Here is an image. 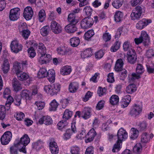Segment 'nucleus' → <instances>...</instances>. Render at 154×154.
I'll return each mask as SVG.
<instances>
[{
	"mask_svg": "<svg viewBox=\"0 0 154 154\" xmlns=\"http://www.w3.org/2000/svg\"><path fill=\"white\" fill-rule=\"evenodd\" d=\"M15 141L18 144L20 145L21 147L20 149V152L26 153V146L30 142V139L28 135L26 134H24L21 137L20 140L18 139L16 140Z\"/></svg>",
	"mask_w": 154,
	"mask_h": 154,
	"instance_id": "obj_1",
	"label": "nucleus"
},
{
	"mask_svg": "<svg viewBox=\"0 0 154 154\" xmlns=\"http://www.w3.org/2000/svg\"><path fill=\"white\" fill-rule=\"evenodd\" d=\"M144 12V8L139 6H137L133 10L131 14V19L133 20H139Z\"/></svg>",
	"mask_w": 154,
	"mask_h": 154,
	"instance_id": "obj_2",
	"label": "nucleus"
},
{
	"mask_svg": "<svg viewBox=\"0 0 154 154\" xmlns=\"http://www.w3.org/2000/svg\"><path fill=\"white\" fill-rule=\"evenodd\" d=\"M10 47L11 51L13 52L16 53L21 51L23 47L22 45L19 43L17 40H14L12 41Z\"/></svg>",
	"mask_w": 154,
	"mask_h": 154,
	"instance_id": "obj_3",
	"label": "nucleus"
},
{
	"mask_svg": "<svg viewBox=\"0 0 154 154\" xmlns=\"http://www.w3.org/2000/svg\"><path fill=\"white\" fill-rule=\"evenodd\" d=\"M152 22V20L150 19L143 18L138 22L136 27L137 29L142 30Z\"/></svg>",
	"mask_w": 154,
	"mask_h": 154,
	"instance_id": "obj_4",
	"label": "nucleus"
},
{
	"mask_svg": "<svg viewBox=\"0 0 154 154\" xmlns=\"http://www.w3.org/2000/svg\"><path fill=\"white\" fill-rule=\"evenodd\" d=\"M20 10L18 8L11 9L10 11L9 18L12 21H16L19 17Z\"/></svg>",
	"mask_w": 154,
	"mask_h": 154,
	"instance_id": "obj_5",
	"label": "nucleus"
},
{
	"mask_svg": "<svg viewBox=\"0 0 154 154\" xmlns=\"http://www.w3.org/2000/svg\"><path fill=\"white\" fill-rule=\"evenodd\" d=\"M12 137L11 133L9 131L5 132L1 138V141L3 145L8 144L11 140Z\"/></svg>",
	"mask_w": 154,
	"mask_h": 154,
	"instance_id": "obj_6",
	"label": "nucleus"
},
{
	"mask_svg": "<svg viewBox=\"0 0 154 154\" xmlns=\"http://www.w3.org/2000/svg\"><path fill=\"white\" fill-rule=\"evenodd\" d=\"M118 142L122 141L125 140L128 137V133L125 129L122 128L118 131L117 134Z\"/></svg>",
	"mask_w": 154,
	"mask_h": 154,
	"instance_id": "obj_7",
	"label": "nucleus"
},
{
	"mask_svg": "<svg viewBox=\"0 0 154 154\" xmlns=\"http://www.w3.org/2000/svg\"><path fill=\"white\" fill-rule=\"evenodd\" d=\"M142 110V106L140 104H135L130 112V114L132 116L136 117L139 115Z\"/></svg>",
	"mask_w": 154,
	"mask_h": 154,
	"instance_id": "obj_8",
	"label": "nucleus"
},
{
	"mask_svg": "<svg viewBox=\"0 0 154 154\" xmlns=\"http://www.w3.org/2000/svg\"><path fill=\"white\" fill-rule=\"evenodd\" d=\"M97 134V133L94 129L92 128L86 135L85 139V143H88L92 141Z\"/></svg>",
	"mask_w": 154,
	"mask_h": 154,
	"instance_id": "obj_9",
	"label": "nucleus"
},
{
	"mask_svg": "<svg viewBox=\"0 0 154 154\" xmlns=\"http://www.w3.org/2000/svg\"><path fill=\"white\" fill-rule=\"evenodd\" d=\"M33 12L32 8L30 6H27L24 10L23 16L26 20H29L32 17Z\"/></svg>",
	"mask_w": 154,
	"mask_h": 154,
	"instance_id": "obj_10",
	"label": "nucleus"
},
{
	"mask_svg": "<svg viewBox=\"0 0 154 154\" xmlns=\"http://www.w3.org/2000/svg\"><path fill=\"white\" fill-rule=\"evenodd\" d=\"M93 23V21L92 19L86 18L81 21V26L83 29H87L91 27Z\"/></svg>",
	"mask_w": 154,
	"mask_h": 154,
	"instance_id": "obj_11",
	"label": "nucleus"
},
{
	"mask_svg": "<svg viewBox=\"0 0 154 154\" xmlns=\"http://www.w3.org/2000/svg\"><path fill=\"white\" fill-rule=\"evenodd\" d=\"M50 27L53 32L55 33L58 34L62 31V27L55 21H52L51 22Z\"/></svg>",
	"mask_w": 154,
	"mask_h": 154,
	"instance_id": "obj_12",
	"label": "nucleus"
},
{
	"mask_svg": "<svg viewBox=\"0 0 154 154\" xmlns=\"http://www.w3.org/2000/svg\"><path fill=\"white\" fill-rule=\"evenodd\" d=\"M34 46L36 47L38 54H46V48L43 43H39L38 44L35 43L34 44Z\"/></svg>",
	"mask_w": 154,
	"mask_h": 154,
	"instance_id": "obj_13",
	"label": "nucleus"
},
{
	"mask_svg": "<svg viewBox=\"0 0 154 154\" xmlns=\"http://www.w3.org/2000/svg\"><path fill=\"white\" fill-rule=\"evenodd\" d=\"M92 112V109L89 107H86L84 108L82 113V116L85 119H87L90 117Z\"/></svg>",
	"mask_w": 154,
	"mask_h": 154,
	"instance_id": "obj_14",
	"label": "nucleus"
},
{
	"mask_svg": "<svg viewBox=\"0 0 154 154\" xmlns=\"http://www.w3.org/2000/svg\"><path fill=\"white\" fill-rule=\"evenodd\" d=\"M72 70L71 66L66 65L62 66L60 70V73L61 75L64 76L69 75Z\"/></svg>",
	"mask_w": 154,
	"mask_h": 154,
	"instance_id": "obj_15",
	"label": "nucleus"
},
{
	"mask_svg": "<svg viewBox=\"0 0 154 154\" xmlns=\"http://www.w3.org/2000/svg\"><path fill=\"white\" fill-rule=\"evenodd\" d=\"M39 123L40 124L43 123L45 125H49L53 122L52 119L49 116H44L40 118L38 121Z\"/></svg>",
	"mask_w": 154,
	"mask_h": 154,
	"instance_id": "obj_16",
	"label": "nucleus"
},
{
	"mask_svg": "<svg viewBox=\"0 0 154 154\" xmlns=\"http://www.w3.org/2000/svg\"><path fill=\"white\" fill-rule=\"evenodd\" d=\"M76 24L72 23H69L64 28L65 31L68 33H74L77 30V29L75 26Z\"/></svg>",
	"mask_w": 154,
	"mask_h": 154,
	"instance_id": "obj_17",
	"label": "nucleus"
},
{
	"mask_svg": "<svg viewBox=\"0 0 154 154\" xmlns=\"http://www.w3.org/2000/svg\"><path fill=\"white\" fill-rule=\"evenodd\" d=\"M21 148L20 145L18 144L15 141L13 145L10 148V154H18V150L20 151V149Z\"/></svg>",
	"mask_w": 154,
	"mask_h": 154,
	"instance_id": "obj_18",
	"label": "nucleus"
},
{
	"mask_svg": "<svg viewBox=\"0 0 154 154\" xmlns=\"http://www.w3.org/2000/svg\"><path fill=\"white\" fill-rule=\"evenodd\" d=\"M143 41V43L145 45H148L149 43V37L146 32L144 30L141 32L140 36Z\"/></svg>",
	"mask_w": 154,
	"mask_h": 154,
	"instance_id": "obj_19",
	"label": "nucleus"
},
{
	"mask_svg": "<svg viewBox=\"0 0 154 154\" xmlns=\"http://www.w3.org/2000/svg\"><path fill=\"white\" fill-rule=\"evenodd\" d=\"M12 86L14 90L16 91L20 90L22 88L21 83L16 79H14L13 80Z\"/></svg>",
	"mask_w": 154,
	"mask_h": 154,
	"instance_id": "obj_20",
	"label": "nucleus"
},
{
	"mask_svg": "<svg viewBox=\"0 0 154 154\" xmlns=\"http://www.w3.org/2000/svg\"><path fill=\"white\" fill-rule=\"evenodd\" d=\"M20 95L23 99L26 100H30L32 98L30 92L27 90H23L21 92Z\"/></svg>",
	"mask_w": 154,
	"mask_h": 154,
	"instance_id": "obj_21",
	"label": "nucleus"
},
{
	"mask_svg": "<svg viewBox=\"0 0 154 154\" xmlns=\"http://www.w3.org/2000/svg\"><path fill=\"white\" fill-rule=\"evenodd\" d=\"M47 77L48 79L51 82H54L55 80V70L51 69L47 72Z\"/></svg>",
	"mask_w": 154,
	"mask_h": 154,
	"instance_id": "obj_22",
	"label": "nucleus"
},
{
	"mask_svg": "<svg viewBox=\"0 0 154 154\" xmlns=\"http://www.w3.org/2000/svg\"><path fill=\"white\" fill-rule=\"evenodd\" d=\"M2 69L5 74L7 73L10 69V64L7 59H5L2 66Z\"/></svg>",
	"mask_w": 154,
	"mask_h": 154,
	"instance_id": "obj_23",
	"label": "nucleus"
},
{
	"mask_svg": "<svg viewBox=\"0 0 154 154\" xmlns=\"http://www.w3.org/2000/svg\"><path fill=\"white\" fill-rule=\"evenodd\" d=\"M50 149L53 154H57L58 153L59 148L57 143L55 142H51L50 143Z\"/></svg>",
	"mask_w": 154,
	"mask_h": 154,
	"instance_id": "obj_24",
	"label": "nucleus"
},
{
	"mask_svg": "<svg viewBox=\"0 0 154 154\" xmlns=\"http://www.w3.org/2000/svg\"><path fill=\"white\" fill-rule=\"evenodd\" d=\"M130 95H128L124 96L122 99V106L123 108L127 107L131 101Z\"/></svg>",
	"mask_w": 154,
	"mask_h": 154,
	"instance_id": "obj_25",
	"label": "nucleus"
},
{
	"mask_svg": "<svg viewBox=\"0 0 154 154\" xmlns=\"http://www.w3.org/2000/svg\"><path fill=\"white\" fill-rule=\"evenodd\" d=\"M79 88V84L77 82H73L69 85V90L71 93H75L76 91Z\"/></svg>",
	"mask_w": 154,
	"mask_h": 154,
	"instance_id": "obj_26",
	"label": "nucleus"
},
{
	"mask_svg": "<svg viewBox=\"0 0 154 154\" xmlns=\"http://www.w3.org/2000/svg\"><path fill=\"white\" fill-rule=\"evenodd\" d=\"M123 13L120 11H116L114 14V19L116 22H119L123 19Z\"/></svg>",
	"mask_w": 154,
	"mask_h": 154,
	"instance_id": "obj_27",
	"label": "nucleus"
},
{
	"mask_svg": "<svg viewBox=\"0 0 154 154\" xmlns=\"http://www.w3.org/2000/svg\"><path fill=\"white\" fill-rule=\"evenodd\" d=\"M58 54L60 55H63L67 54L70 51V49L68 48L65 47H59L57 50Z\"/></svg>",
	"mask_w": 154,
	"mask_h": 154,
	"instance_id": "obj_28",
	"label": "nucleus"
},
{
	"mask_svg": "<svg viewBox=\"0 0 154 154\" xmlns=\"http://www.w3.org/2000/svg\"><path fill=\"white\" fill-rule=\"evenodd\" d=\"M13 69L17 74V72H19L23 69V65L21 63L15 62L14 63Z\"/></svg>",
	"mask_w": 154,
	"mask_h": 154,
	"instance_id": "obj_29",
	"label": "nucleus"
},
{
	"mask_svg": "<svg viewBox=\"0 0 154 154\" xmlns=\"http://www.w3.org/2000/svg\"><path fill=\"white\" fill-rule=\"evenodd\" d=\"M17 75L18 79L21 81H23L28 79L29 76L27 73L22 71L17 73Z\"/></svg>",
	"mask_w": 154,
	"mask_h": 154,
	"instance_id": "obj_30",
	"label": "nucleus"
},
{
	"mask_svg": "<svg viewBox=\"0 0 154 154\" xmlns=\"http://www.w3.org/2000/svg\"><path fill=\"white\" fill-rule=\"evenodd\" d=\"M123 64V60L122 59L117 60L115 67V70L116 71H121L122 69Z\"/></svg>",
	"mask_w": 154,
	"mask_h": 154,
	"instance_id": "obj_31",
	"label": "nucleus"
},
{
	"mask_svg": "<svg viewBox=\"0 0 154 154\" xmlns=\"http://www.w3.org/2000/svg\"><path fill=\"white\" fill-rule=\"evenodd\" d=\"M140 74L135 73H133L129 75L128 77V81L130 83L133 82L136 79H138L140 78Z\"/></svg>",
	"mask_w": 154,
	"mask_h": 154,
	"instance_id": "obj_32",
	"label": "nucleus"
},
{
	"mask_svg": "<svg viewBox=\"0 0 154 154\" xmlns=\"http://www.w3.org/2000/svg\"><path fill=\"white\" fill-rule=\"evenodd\" d=\"M130 137L132 139L137 138L139 134V131L136 128H132L130 131Z\"/></svg>",
	"mask_w": 154,
	"mask_h": 154,
	"instance_id": "obj_33",
	"label": "nucleus"
},
{
	"mask_svg": "<svg viewBox=\"0 0 154 154\" xmlns=\"http://www.w3.org/2000/svg\"><path fill=\"white\" fill-rule=\"evenodd\" d=\"M59 103L55 100H53L50 103L49 110L50 111L56 110L59 106Z\"/></svg>",
	"mask_w": 154,
	"mask_h": 154,
	"instance_id": "obj_34",
	"label": "nucleus"
},
{
	"mask_svg": "<svg viewBox=\"0 0 154 154\" xmlns=\"http://www.w3.org/2000/svg\"><path fill=\"white\" fill-rule=\"evenodd\" d=\"M137 90V87L135 85L132 84L128 85L126 88V92L128 94H131Z\"/></svg>",
	"mask_w": 154,
	"mask_h": 154,
	"instance_id": "obj_35",
	"label": "nucleus"
},
{
	"mask_svg": "<svg viewBox=\"0 0 154 154\" xmlns=\"http://www.w3.org/2000/svg\"><path fill=\"white\" fill-rule=\"evenodd\" d=\"M46 17V15L45 10L42 9L39 11L38 15V19L40 22L45 21Z\"/></svg>",
	"mask_w": 154,
	"mask_h": 154,
	"instance_id": "obj_36",
	"label": "nucleus"
},
{
	"mask_svg": "<svg viewBox=\"0 0 154 154\" xmlns=\"http://www.w3.org/2000/svg\"><path fill=\"white\" fill-rule=\"evenodd\" d=\"M54 95H56L60 92L61 88V85L58 83L52 84Z\"/></svg>",
	"mask_w": 154,
	"mask_h": 154,
	"instance_id": "obj_37",
	"label": "nucleus"
},
{
	"mask_svg": "<svg viewBox=\"0 0 154 154\" xmlns=\"http://www.w3.org/2000/svg\"><path fill=\"white\" fill-rule=\"evenodd\" d=\"M67 19L70 23L76 24L78 22V20L75 18V15L72 13L69 14Z\"/></svg>",
	"mask_w": 154,
	"mask_h": 154,
	"instance_id": "obj_38",
	"label": "nucleus"
},
{
	"mask_svg": "<svg viewBox=\"0 0 154 154\" xmlns=\"http://www.w3.org/2000/svg\"><path fill=\"white\" fill-rule=\"evenodd\" d=\"M92 54V51L90 48H88L81 53V57L83 58H86L91 56Z\"/></svg>",
	"mask_w": 154,
	"mask_h": 154,
	"instance_id": "obj_39",
	"label": "nucleus"
},
{
	"mask_svg": "<svg viewBox=\"0 0 154 154\" xmlns=\"http://www.w3.org/2000/svg\"><path fill=\"white\" fill-rule=\"evenodd\" d=\"M123 3V0H114L112 3V5L115 8L118 9L122 6Z\"/></svg>",
	"mask_w": 154,
	"mask_h": 154,
	"instance_id": "obj_40",
	"label": "nucleus"
},
{
	"mask_svg": "<svg viewBox=\"0 0 154 154\" xmlns=\"http://www.w3.org/2000/svg\"><path fill=\"white\" fill-rule=\"evenodd\" d=\"M47 71L45 68H42L40 69L38 73V77L39 78H45L47 76Z\"/></svg>",
	"mask_w": 154,
	"mask_h": 154,
	"instance_id": "obj_41",
	"label": "nucleus"
},
{
	"mask_svg": "<svg viewBox=\"0 0 154 154\" xmlns=\"http://www.w3.org/2000/svg\"><path fill=\"white\" fill-rule=\"evenodd\" d=\"M44 89L45 91L48 94L51 96L54 95L52 85H45Z\"/></svg>",
	"mask_w": 154,
	"mask_h": 154,
	"instance_id": "obj_42",
	"label": "nucleus"
},
{
	"mask_svg": "<svg viewBox=\"0 0 154 154\" xmlns=\"http://www.w3.org/2000/svg\"><path fill=\"white\" fill-rule=\"evenodd\" d=\"M119 101V97L116 95H112L110 98L109 101L110 103L112 105H116Z\"/></svg>",
	"mask_w": 154,
	"mask_h": 154,
	"instance_id": "obj_43",
	"label": "nucleus"
},
{
	"mask_svg": "<svg viewBox=\"0 0 154 154\" xmlns=\"http://www.w3.org/2000/svg\"><path fill=\"white\" fill-rule=\"evenodd\" d=\"M6 110L5 106L0 105V120H3L6 115Z\"/></svg>",
	"mask_w": 154,
	"mask_h": 154,
	"instance_id": "obj_44",
	"label": "nucleus"
},
{
	"mask_svg": "<svg viewBox=\"0 0 154 154\" xmlns=\"http://www.w3.org/2000/svg\"><path fill=\"white\" fill-rule=\"evenodd\" d=\"M70 41L71 45L73 47L77 46L80 43V39L77 37L72 38Z\"/></svg>",
	"mask_w": 154,
	"mask_h": 154,
	"instance_id": "obj_45",
	"label": "nucleus"
},
{
	"mask_svg": "<svg viewBox=\"0 0 154 154\" xmlns=\"http://www.w3.org/2000/svg\"><path fill=\"white\" fill-rule=\"evenodd\" d=\"M83 11L85 15L89 17L91 16L93 10L90 6H86L84 8Z\"/></svg>",
	"mask_w": 154,
	"mask_h": 154,
	"instance_id": "obj_46",
	"label": "nucleus"
},
{
	"mask_svg": "<svg viewBox=\"0 0 154 154\" xmlns=\"http://www.w3.org/2000/svg\"><path fill=\"white\" fill-rule=\"evenodd\" d=\"M122 142H118L117 140L116 143L114 144L112 149L113 152H118L120 150L122 147Z\"/></svg>",
	"mask_w": 154,
	"mask_h": 154,
	"instance_id": "obj_47",
	"label": "nucleus"
},
{
	"mask_svg": "<svg viewBox=\"0 0 154 154\" xmlns=\"http://www.w3.org/2000/svg\"><path fill=\"white\" fill-rule=\"evenodd\" d=\"M48 26H46L42 28L40 30V33L43 36H46L48 34Z\"/></svg>",
	"mask_w": 154,
	"mask_h": 154,
	"instance_id": "obj_48",
	"label": "nucleus"
},
{
	"mask_svg": "<svg viewBox=\"0 0 154 154\" xmlns=\"http://www.w3.org/2000/svg\"><path fill=\"white\" fill-rule=\"evenodd\" d=\"M72 114V111H69L68 109H66L64 112L63 118L65 120H68L71 117Z\"/></svg>",
	"mask_w": 154,
	"mask_h": 154,
	"instance_id": "obj_49",
	"label": "nucleus"
},
{
	"mask_svg": "<svg viewBox=\"0 0 154 154\" xmlns=\"http://www.w3.org/2000/svg\"><path fill=\"white\" fill-rule=\"evenodd\" d=\"M142 150V147L140 143H137L133 148L134 152L137 154H139Z\"/></svg>",
	"mask_w": 154,
	"mask_h": 154,
	"instance_id": "obj_50",
	"label": "nucleus"
},
{
	"mask_svg": "<svg viewBox=\"0 0 154 154\" xmlns=\"http://www.w3.org/2000/svg\"><path fill=\"white\" fill-rule=\"evenodd\" d=\"M136 70L137 73L141 75L144 73L145 69L141 64H139L137 65L136 67Z\"/></svg>",
	"mask_w": 154,
	"mask_h": 154,
	"instance_id": "obj_51",
	"label": "nucleus"
},
{
	"mask_svg": "<svg viewBox=\"0 0 154 154\" xmlns=\"http://www.w3.org/2000/svg\"><path fill=\"white\" fill-rule=\"evenodd\" d=\"M86 131L85 130H82L80 132H79L76 136V138L78 139L82 140L85 137V138Z\"/></svg>",
	"mask_w": 154,
	"mask_h": 154,
	"instance_id": "obj_52",
	"label": "nucleus"
},
{
	"mask_svg": "<svg viewBox=\"0 0 154 154\" xmlns=\"http://www.w3.org/2000/svg\"><path fill=\"white\" fill-rule=\"evenodd\" d=\"M94 33L93 30H90L86 32L85 34V39L88 40L94 35Z\"/></svg>",
	"mask_w": 154,
	"mask_h": 154,
	"instance_id": "obj_53",
	"label": "nucleus"
},
{
	"mask_svg": "<svg viewBox=\"0 0 154 154\" xmlns=\"http://www.w3.org/2000/svg\"><path fill=\"white\" fill-rule=\"evenodd\" d=\"M120 43L119 42L115 43L111 47V51L112 52H115L118 50L120 48Z\"/></svg>",
	"mask_w": 154,
	"mask_h": 154,
	"instance_id": "obj_54",
	"label": "nucleus"
},
{
	"mask_svg": "<svg viewBox=\"0 0 154 154\" xmlns=\"http://www.w3.org/2000/svg\"><path fill=\"white\" fill-rule=\"evenodd\" d=\"M45 104L44 102L40 101H37L35 103V105L37 106L38 110L43 109L45 106Z\"/></svg>",
	"mask_w": 154,
	"mask_h": 154,
	"instance_id": "obj_55",
	"label": "nucleus"
},
{
	"mask_svg": "<svg viewBox=\"0 0 154 154\" xmlns=\"http://www.w3.org/2000/svg\"><path fill=\"white\" fill-rule=\"evenodd\" d=\"M104 54V53L103 51L100 50L95 53V57L97 59H100L103 57Z\"/></svg>",
	"mask_w": 154,
	"mask_h": 154,
	"instance_id": "obj_56",
	"label": "nucleus"
},
{
	"mask_svg": "<svg viewBox=\"0 0 154 154\" xmlns=\"http://www.w3.org/2000/svg\"><path fill=\"white\" fill-rule=\"evenodd\" d=\"M102 38L104 41L107 42L110 40L111 36L110 34L106 32L103 33Z\"/></svg>",
	"mask_w": 154,
	"mask_h": 154,
	"instance_id": "obj_57",
	"label": "nucleus"
},
{
	"mask_svg": "<svg viewBox=\"0 0 154 154\" xmlns=\"http://www.w3.org/2000/svg\"><path fill=\"white\" fill-rule=\"evenodd\" d=\"M149 140V136L146 133H145L143 134L141 138V141L144 143L148 142Z\"/></svg>",
	"mask_w": 154,
	"mask_h": 154,
	"instance_id": "obj_58",
	"label": "nucleus"
},
{
	"mask_svg": "<svg viewBox=\"0 0 154 154\" xmlns=\"http://www.w3.org/2000/svg\"><path fill=\"white\" fill-rule=\"evenodd\" d=\"M68 125L67 122L65 121H61L57 124V128L59 130H62Z\"/></svg>",
	"mask_w": 154,
	"mask_h": 154,
	"instance_id": "obj_59",
	"label": "nucleus"
},
{
	"mask_svg": "<svg viewBox=\"0 0 154 154\" xmlns=\"http://www.w3.org/2000/svg\"><path fill=\"white\" fill-rule=\"evenodd\" d=\"M28 52L29 56L31 58H33L35 56L36 53L33 48L31 47L29 48Z\"/></svg>",
	"mask_w": 154,
	"mask_h": 154,
	"instance_id": "obj_60",
	"label": "nucleus"
},
{
	"mask_svg": "<svg viewBox=\"0 0 154 154\" xmlns=\"http://www.w3.org/2000/svg\"><path fill=\"white\" fill-rule=\"evenodd\" d=\"M79 148L76 146H72L71 148V152L72 154H79Z\"/></svg>",
	"mask_w": 154,
	"mask_h": 154,
	"instance_id": "obj_61",
	"label": "nucleus"
},
{
	"mask_svg": "<svg viewBox=\"0 0 154 154\" xmlns=\"http://www.w3.org/2000/svg\"><path fill=\"white\" fill-rule=\"evenodd\" d=\"M21 32H22V35L23 37L25 39L28 38L30 34V32L27 29L23 30Z\"/></svg>",
	"mask_w": 154,
	"mask_h": 154,
	"instance_id": "obj_62",
	"label": "nucleus"
},
{
	"mask_svg": "<svg viewBox=\"0 0 154 154\" xmlns=\"http://www.w3.org/2000/svg\"><path fill=\"white\" fill-rule=\"evenodd\" d=\"M123 48L125 51H128L130 49H133L130 42L128 41L124 42L123 45Z\"/></svg>",
	"mask_w": 154,
	"mask_h": 154,
	"instance_id": "obj_63",
	"label": "nucleus"
},
{
	"mask_svg": "<svg viewBox=\"0 0 154 154\" xmlns=\"http://www.w3.org/2000/svg\"><path fill=\"white\" fill-rule=\"evenodd\" d=\"M147 71L149 73L154 72V66L152 63L146 64Z\"/></svg>",
	"mask_w": 154,
	"mask_h": 154,
	"instance_id": "obj_64",
	"label": "nucleus"
}]
</instances>
